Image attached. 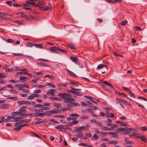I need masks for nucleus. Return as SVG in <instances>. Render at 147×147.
<instances>
[{"label":"nucleus","mask_w":147,"mask_h":147,"mask_svg":"<svg viewBox=\"0 0 147 147\" xmlns=\"http://www.w3.org/2000/svg\"><path fill=\"white\" fill-rule=\"evenodd\" d=\"M24 57L30 60L33 59L32 57L30 56H29L25 55Z\"/></svg>","instance_id":"680f3d73"},{"label":"nucleus","mask_w":147,"mask_h":147,"mask_svg":"<svg viewBox=\"0 0 147 147\" xmlns=\"http://www.w3.org/2000/svg\"><path fill=\"white\" fill-rule=\"evenodd\" d=\"M69 116L70 117H78L80 116L79 115L77 114H69Z\"/></svg>","instance_id":"f704fd0d"},{"label":"nucleus","mask_w":147,"mask_h":147,"mask_svg":"<svg viewBox=\"0 0 147 147\" xmlns=\"http://www.w3.org/2000/svg\"><path fill=\"white\" fill-rule=\"evenodd\" d=\"M51 99L53 100H56L57 101H61L62 100L61 98H57V97H51L50 98Z\"/></svg>","instance_id":"a211bd4d"},{"label":"nucleus","mask_w":147,"mask_h":147,"mask_svg":"<svg viewBox=\"0 0 147 147\" xmlns=\"http://www.w3.org/2000/svg\"><path fill=\"white\" fill-rule=\"evenodd\" d=\"M51 105V103H44L42 105V106L43 107L45 106H50Z\"/></svg>","instance_id":"5fc2aeb1"},{"label":"nucleus","mask_w":147,"mask_h":147,"mask_svg":"<svg viewBox=\"0 0 147 147\" xmlns=\"http://www.w3.org/2000/svg\"><path fill=\"white\" fill-rule=\"evenodd\" d=\"M9 99H12L14 100H16L17 99V98L16 97H10L7 98Z\"/></svg>","instance_id":"bf43d9fd"},{"label":"nucleus","mask_w":147,"mask_h":147,"mask_svg":"<svg viewBox=\"0 0 147 147\" xmlns=\"http://www.w3.org/2000/svg\"><path fill=\"white\" fill-rule=\"evenodd\" d=\"M28 99H32L34 98V94L32 95L29 96H28Z\"/></svg>","instance_id":"3c124183"},{"label":"nucleus","mask_w":147,"mask_h":147,"mask_svg":"<svg viewBox=\"0 0 147 147\" xmlns=\"http://www.w3.org/2000/svg\"><path fill=\"white\" fill-rule=\"evenodd\" d=\"M21 119L20 117H17L14 118L13 120H12L14 122H16L17 121H20Z\"/></svg>","instance_id":"bb28decb"},{"label":"nucleus","mask_w":147,"mask_h":147,"mask_svg":"<svg viewBox=\"0 0 147 147\" xmlns=\"http://www.w3.org/2000/svg\"><path fill=\"white\" fill-rule=\"evenodd\" d=\"M21 14L19 16L20 17H21L22 18H25L26 19H28V18L27 17V16L25 14H24L22 12H20V13H17V15H18L19 14Z\"/></svg>","instance_id":"9d476101"},{"label":"nucleus","mask_w":147,"mask_h":147,"mask_svg":"<svg viewBox=\"0 0 147 147\" xmlns=\"http://www.w3.org/2000/svg\"><path fill=\"white\" fill-rule=\"evenodd\" d=\"M56 92V90L50 89H49V90L47 91L48 93L47 94H49L53 96L55 95V93Z\"/></svg>","instance_id":"0eeeda50"},{"label":"nucleus","mask_w":147,"mask_h":147,"mask_svg":"<svg viewBox=\"0 0 147 147\" xmlns=\"http://www.w3.org/2000/svg\"><path fill=\"white\" fill-rule=\"evenodd\" d=\"M117 130L118 131H135V130L134 128H123L122 127H119L117 128Z\"/></svg>","instance_id":"f03ea898"},{"label":"nucleus","mask_w":147,"mask_h":147,"mask_svg":"<svg viewBox=\"0 0 147 147\" xmlns=\"http://www.w3.org/2000/svg\"><path fill=\"white\" fill-rule=\"evenodd\" d=\"M68 46L71 49H75V48L74 46V44L72 43H68L67 44Z\"/></svg>","instance_id":"6ab92c4d"},{"label":"nucleus","mask_w":147,"mask_h":147,"mask_svg":"<svg viewBox=\"0 0 147 147\" xmlns=\"http://www.w3.org/2000/svg\"><path fill=\"white\" fill-rule=\"evenodd\" d=\"M123 103H124L125 104H126V105H127L130 106H132V105L131 104H130L129 102H127V101L125 100H124L123 101Z\"/></svg>","instance_id":"0e129e2a"},{"label":"nucleus","mask_w":147,"mask_h":147,"mask_svg":"<svg viewBox=\"0 0 147 147\" xmlns=\"http://www.w3.org/2000/svg\"><path fill=\"white\" fill-rule=\"evenodd\" d=\"M21 129V127L20 125L18 127H17L13 128V129L14 131L17 132L19 131Z\"/></svg>","instance_id":"b1692460"},{"label":"nucleus","mask_w":147,"mask_h":147,"mask_svg":"<svg viewBox=\"0 0 147 147\" xmlns=\"http://www.w3.org/2000/svg\"><path fill=\"white\" fill-rule=\"evenodd\" d=\"M9 92L12 93H16L18 92L16 90L13 89L9 90Z\"/></svg>","instance_id":"6e6d98bb"},{"label":"nucleus","mask_w":147,"mask_h":147,"mask_svg":"<svg viewBox=\"0 0 147 147\" xmlns=\"http://www.w3.org/2000/svg\"><path fill=\"white\" fill-rule=\"evenodd\" d=\"M33 106L36 108H39L42 107V105L41 104H35L33 105Z\"/></svg>","instance_id":"4c0bfd02"},{"label":"nucleus","mask_w":147,"mask_h":147,"mask_svg":"<svg viewBox=\"0 0 147 147\" xmlns=\"http://www.w3.org/2000/svg\"><path fill=\"white\" fill-rule=\"evenodd\" d=\"M50 109V107H42L41 108V109L42 110H49Z\"/></svg>","instance_id":"79ce46f5"},{"label":"nucleus","mask_w":147,"mask_h":147,"mask_svg":"<svg viewBox=\"0 0 147 147\" xmlns=\"http://www.w3.org/2000/svg\"><path fill=\"white\" fill-rule=\"evenodd\" d=\"M44 113L45 115H50L51 114V111H47L46 112H45Z\"/></svg>","instance_id":"49530a36"},{"label":"nucleus","mask_w":147,"mask_h":147,"mask_svg":"<svg viewBox=\"0 0 147 147\" xmlns=\"http://www.w3.org/2000/svg\"><path fill=\"white\" fill-rule=\"evenodd\" d=\"M34 46H35L36 47L39 48H42L43 45L41 44H34Z\"/></svg>","instance_id":"dca6fc26"},{"label":"nucleus","mask_w":147,"mask_h":147,"mask_svg":"<svg viewBox=\"0 0 147 147\" xmlns=\"http://www.w3.org/2000/svg\"><path fill=\"white\" fill-rule=\"evenodd\" d=\"M45 5V4L44 3H43L42 1H40L36 5V7H38L40 9L42 10V8L44 7Z\"/></svg>","instance_id":"20e7f679"},{"label":"nucleus","mask_w":147,"mask_h":147,"mask_svg":"<svg viewBox=\"0 0 147 147\" xmlns=\"http://www.w3.org/2000/svg\"><path fill=\"white\" fill-rule=\"evenodd\" d=\"M70 58L72 61L75 63L76 64L78 65H79L80 64V62L78 59L76 57H70Z\"/></svg>","instance_id":"39448f33"},{"label":"nucleus","mask_w":147,"mask_h":147,"mask_svg":"<svg viewBox=\"0 0 147 147\" xmlns=\"http://www.w3.org/2000/svg\"><path fill=\"white\" fill-rule=\"evenodd\" d=\"M17 103L20 105L25 104L26 105H29L31 103L29 101H25L24 100H21L17 102Z\"/></svg>","instance_id":"7ed1b4c3"},{"label":"nucleus","mask_w":147,"mask_h":147,"mask_svg":"<svg viewBox=\"0 0 147 147\" xmlns=\"http://www.w3.org/2000/svg\"><path fill=\"white\" fill-rule=\"evenodd\" d=\"M66 71L67 73L70 76L73 77H77L76 75L74 74L73 72L71 71L68 69H67Z\"/></svg>","instance_id":"ddd939ff"},{"label":"nucleus","mask_w":147,"mask_h":147,"mask_svg":"<svg viewBox=\"0 0 147 147\" xmlns=\"http://www.w3.org/2000/svg\"><path fill=\"white\" fill-rule=\"evenodd\" d=\"M12 54L15 56H22L23 55L21 53H12Z\"/></svg>","instance_id":"4d7b16f0"},{"label":"nucleus","mask_w":147,"mask_h":147,"mask_svg":"<svg viewBox=\"0 0 147 147\" xmlns=\"http://www.w3.org/2000/svg\"><path fill=\"white\" fill-rule=\"evenodd\" d=\"M15 113H16L17 115H21V114H20V111H19V110L17 112H14L12 113V115H14Z\"/></svg>","instance_id":"a18cd8bd"},{"label":"nucleus","mask_w":147,"mask_h":147,"mask_svg":"<svg viewBox=\"0 0 147 147\" xmlns=\"http://www.w3.org/2000/svg\"><path fill=\"white\" fill-rule=\"evenodd\" d=\"M76 119H77L76 117H68L67 118V119L68 121H69L71 120H74Z\"/></svg>","instance_id":"c756f323"},{"label":"nucleus","mask_w":147,"mask_h":147,"mask_svg":"<svg viewBox=\"0 0 147 147\" xmlns=\"http://www.w3.org/2000/svg\"><path fill=\"white\" fill-rule=\"evenodd\" d=\"M26 3H28L29 4L31 5H34L36 7V5L35 3L34 2H30L28 1H26Z\"/></svg>","instance_id":"37998d69"},{"label":"nucleus","mask_w":147,"mask_h":147,"mask_svg":"<svg viewBox=\"0 0 147 147\" xmlns=\"http://www.w3.org/2000/svg\"><path fill=\"white\" fill-rule=\"evenodd\" d=\"M81 127V129L82 130H88L89 128L90 127V126L88 125H84L83 126H82L80 127Z\"/></svg>","instance_id":"9b49d317"},{"label":"nucleus","mask_w":147,"mask_h":147,"mask_svg":"<svg viewBox=\"0 0 147 147\" xmlns=\"http://www.w3.org/2000/svg\"><path fill=\"white\" fill-rule=\"evenodd\" d=\"M51 8V7L50 6H46V7H44L43 8H42V10L43 11H47L50 9Z\"/></svg>","instance_id":"c85d7f7f"},{"label":"nucleus","mask_w":147,"mask_h":147,"mask_svg":"<svg viewBox=\"0 0 147 147\" xmlns=\"http://www.w3.org/2000/svg\"><path fill=\"white\" fill-rule=\"evenodd\" d=\"M26 79V78L24 76H21L20 78V81H22L23 80H25Z\"/></svg>","instance_id":"8fccbe9b"},{"label":"nucleus","mask_w":147,"mask_h":147,"mask_svg":"<svg viewBox=\"0 0 147 147\" xmlns=\"http://www.w3.org/2000/svg\"><path fill=\"white\" fill-rule=\"evenodd\" d=\"M55 117H58L61 118H65V116L61 115H57L55 116Z\"/></svg>","instance_id":"e2e57ef3"},{"label":"nucleus","mask_w":147,"mask_h":147,"mask_svg":"<svg viewBox=\"0 0 147 147\" xmlns=\"http://www.w3.org/2000/svg\"><path fill=\"white\" fill-rule=\"evenodd\" d=\"M50 121H53L55 123L59 124L60 123V122L58 121L55 120L54 119H51L50 120Z\"/></svg>","instance_id":"052dcab7"},{"label":"nucleus","mask_w":147,"mask_h":147,"mask_svg":"<svg viewBox=\"0 0 147 147\" xmlns=\"http://www.w3.org/2000/svg\"><path fill=\"white\" fill-rule=\"evenodd\" d=\"M71 90H74L78 91H80L81 90V89H77V88H73L72 87H71Z\"/></svg>","instance_id":"603ef678"},{"label":"nucleus","mask_w":147,"mask_h":147,"mask_svg":"<svg viewBox=\"0 0 147 147\" xmlns=\"http://www.w3.org/2000/svg\"><path fill=\"white\" fill-rule=\"evenodd\" d=\"M87 111L89 112L90 113H94V111L92 109H87Z\"/></svg>","instance_id":"774afa93"},{"label":"nucleus","mask_w":147,"mask_h":147,"mask_svg":"<svg viewBox=\"0 0 147 147\" xmlns=\"http://www.w3.org/2000/svg\"><path fill=\"white\" fill-rule=\"evenodd\" d=\"M43 122H44V121L43 120L42 121L38 120L34 122V124L35 125H39Z\"/></svg>","instance_id":"412c9836"},{"label":"nucleus","mask_w":147,"mask_h":147,"mask_svg":"<svg viewBox=\"0 0 147 147\" xmlns=\"http://www.w3.org/2000/svg\"><path fill=\"white\" fill-rule=\"evenodd\" d=\"M104 67H105V68L107 70H108V69L107 67L105 66L104 65L102 64H100L97 67V69H100L103 68Z\"/></svg>","instance_id":"4468645a"},{"label":"nucleus","mask_w":147,"mask_h":147,"mask_svg":"<svg viewBox=\"0 0 147 147\" xmlns=\"http://www.w3.org/2000/svg\"><path fill=\"white\" fill-rule=\"evenodd\" d=\"M137 137L140 138L143 142H146V138L144 136H138Z\"/></svg>","instance_id":"f3484780"},{"label":"nucleus","mask_w":147,"mask_h":147,"mask_svg":"<svg viewBox=\"0 0 147 147\" xmlns=\"http://www.w3.org/2000/svg\"><path fill=\"white\" fill-rule=\"evenodd\" d=\"M108 134L105 132H101L100 133V135L101 136H102L103 137H105L104 136H107Z\"/></svg>","instance_id":"7c9ffc66"},{"label":"nucleus","mask_w":147,"mask_h":147,"mask_svg":"<svg viewBox=\"0 0 147 147\" xmlns=\"http://www.w3.org/2000/svg\"><path fill=\"white\" fill-rule=\"evenodd\" d=\"M127 22L126 20H125L121 22V24L122 25L124 26L126 25Z\"/></svg>","instance_id":"a19ab883"},{"label":"nucleus","mask_w":147,"mask_h":147,"mask_svg":"<svg viewBox=\"0 0 147 147\" xmlns=\"http://www.w3.org/2000/svg\"><path fill=\"white\" fill-rule=\"evenodd\" d=\"M109 134L111 135H112V137L113 138H119V135L117 134H115L114 132H109Z\"/></svg>","instance_id":"6e6552de"},{"label":"nucleus","mask_w":147,"mask_h":147,"mask_svg":"<svg viewBox=\"0 0 147 147\" xmlns=\"http://www.w3.org/2000/svg\"><path fill=\"white\" fill-rule=\"evenodd\" d=\"M114 116V115L113 113H111L110 115H107V117L108 118H112Z\"/></svg>","instance_id":"ea45409f"},{"label":"nucleus","mask_w":147,"mask_h":147,"mask_svg":"<svg viewBox=\"0 0 147 147\" xmlns=\"http://www.w3.org/2000/svg\"><path fill=\"white\" fill-rule=\"evenodd\" d=\"M26 45L27 47H31L32 46L34 45V44H32L30 42H28L26 44Z\"/></svg>","instance_id":"69168bd1"},{"label":"nucleus","mask_w":147,"mask_h":147,"mask_svg":"<svg viewBox=\"0 0 147 147\" xmlns=\"http://www.w3.org/2000/svg\"><path fill=\"white\" fill-rule=\"evenodd\" d=\"M63 128V125H59L57 127H55V128L56 129H61Z\"/></svg>","instance_id":"72a5a7b5"},{"label":"nucleus","mask_w":147,"mask_h":147,"mask_svg":"<svg viewBox=\"0 0 147 147\" xmlns=\"http://www.w3.org/2000/svg\"><path fill=\"white\" fill-rule=\"evenodd\" d=\"M57 96H60L64 100V102L66 103H69L76 101L75 99L71 97V96L70 94L67 93H60Z\"/></svg>","instance_id":"f257e3e1"},{"label":"nucleus","mask_w":147,"mask_h":147,"mask_svg":"<svg viewBox=\"0 0 147 147\" xmlns=\"http://www.w3.org/2000/svg\"><path fill=\"white\" fill-rule=\"evenodd\" d=\"M69 92L74 94H75L76 95L81 96L82 95L81 92H77V91L72 90H70Z\"/></svg>","instance_id":"423d86ee"},{"label":"nucleus","mask_w":147,"mask_h":147,"mask_svg":"<svg viewBox=\"0 0 147 147\" xmlns=\"http://www.w3.org/2000/svg\"><path fill=\"white\" fill-rule=\"evenodd\" d=\"M19 111H20V115H22V116H24V115L25 114L27 113V111L26 110H19Z\"/></svg>","instance_id":"cd10ccee"},{"label":"nucleus","mask_w":147,"mask_h":147,"mask_svg":"<svg viewBox=\"0 0 147 147\" xmlns=\"http://www.w3.org/2000/svg\"><path fill=\"white\" fill-rule=\"evenodd\" d=\"M14 71V69L13 68H7L5 69V71L6 72H13Z\"/></svg>","instance_id":"aec40b11"},{"label":"nucleus","mask_w":147,"mask_h":147,"mask_svg":"<svg viewBox=\"0 0 147 147\" xmlns=\"http://www.w3.org/2000/svg\"><path fill=\"white\" fill-rule=\"evenodd\" d=\"M6 3L10 6H11V4L12 3V2L11 1H6Z\"/></svg>","instance_id":"864d4df0"},{"label":"nucleus","mask_w":147,"mask_h":147,"mask_svg":"<svg viewBox=\"0 0 147 147\" xmlns=\"http://www.w3.org/2000/svg\"><path fill=\"white\" fill-rule=\"evenodd\" d=\"M36 64L38 65H42V66H46L47 67H49V66H50L49 65H48L46 64H44V63H42L41 62L40 63H38V62H36Z\"/></svg>","instance_id":"5701e85b"},{"label":"nucleus","mask_w":147,"mask_h":147,"mask_svg":"<svg viewBox=\"0 0 147 147\" xmlns=\"http://www.w3.org/2000/svg\"><path fill=\"white\" fill-rule=\"evenodd\" d=\"M50 50L51 51H56L59 50V48L58 47L53 46V47H50Z\"/></svg>","instance_id":"f8f14e48"},{"label":"nucleus","mask_w":147,"mask_h":147,"mask_svg":"<svg viewBox=\"0 0 147 147\" xmlns=\"http://www.w3.org/2000/svg\"><path fill=\"white\" fill-rule=\"evenodd\" d=\"M118 142L117 141H109L108 142V144H118Z\"/></svg>","instance_id":"393cba45"},{"label":"nucleus","mask_w":147,"mask_h":147,"mask_svg":"<svg viewBox=\"0 0 147 147\" xmlns=\"http://www.w3.org/2000/svg\"><path fill=\"white\" fill-rule=\"evenodd\" d=\"M103 83L105 85L108 86L112 88H113V86L111 84L107 81H104Z\"/></svg>","instance_id":"2eb2a0df"},{"label":"nucleus","mask_w":147,"mask_h":147,"mask_svg":"<svg viewBox=\"0 0 147 147\" xmlns=\"http://www.w3.org/2000/svg\"><path fill=\"white\" fill-rule=\"evenodd\" d=\"M69 109L70 108L69 107H67L64 109H61V111H66L67 110H69Z\"/></svg>","instance_id":"13d9d810"},{"label":"nucleus","mask_w":147,"mask_h":147,"mask_svg":"<svg viewBox=\"0 0 147 147\" xmlns=\"http://www.w3.org/2000/svg\"><path fill=\"white\" fill-rule=\"evenodd\" d=\"M6 40L8 43H13L14 42V40L13 39L10 38H9Z\"/></svg>","instance_id":"c03bdc74"},{"label":"nucleus","mask_w":147,"mask_h":147,"mask_svg":"<svg viewBox=\"0 0 147 147\" xmlns=\"http://www.w3.org/2000/svg\"><path fill=\"white\" fill-rule=\"evenodd\" d=\"M69 83L72 84H74L76 86H78V84L77 82H75L72 81L70 82Z\"/></svg>","instance_id":"de8ad7c7"},{"label":"nucleus","mask_w":147,"mask_h":147,"mask_svg":"<svg viewBox=\"0 0 147 147\" xmlns=\"http://www.w3.org/2000/svg\"><path fill=\"white\" fill-rule=\"evenodd\" d=\"M53 105L55 107H56L57 108H59L61 106V105L59 103L56 104L53 103Z\"/></svg>","instance_id":"2f4dec72"},{"label":"nucleus","mask_w":147,"mask_h":147,"mask_svg":"<svg viewBox=\"0 0 147 147\" xmlns=\"http://www.w3.org/2000/svg\"><path fill=\"white\" fill-rule=\"evenodd\" d=\"M141 129L142 131H146L147 130V127H141Z\"/></svg>","instance_id":"338daca9"},{"label":"nucleus","mask_w":147,"mask_h":147,"mask_svg":"<svg viewBox=\"0 0 147 147\" xmlns=\"http://www.w3.org/2000/svg\"><path fill=\"white\" fill-rule=\"evenodd\" d=\"M67 83H65V84L60 83L58 84V86H63L65 87L67 86Z\"/></svg>","instance_id":"e433bc0d"},{"label":"nucleus","mask_w":147,"mask_h":147,"mask_svg":"<svg viewBox=\"0 0 147 147\" xmlns=\"http://www.w3.org/2000/svg\"><path fill=\"white\" fill-rule=\"evenodd\" d=\"M113 54L115 56H117V57H123V56L119 54L118 53H116L114 52L113 53Z\"/></svg>","instance_id":"09e8293b"},{"label":"nucleus","mask_w":147,"mask_h":147,"mask_svg":"<svg viewBox=\"0 0 147 147\" xmlns=\"http://www.w3.org/2000/svg\"><path fill=\"white\" fill-rule=\"evenodd\" d=\"M99 137L96 134H94L93 136H92V139L94 140H96L97 139H99Z\"/></svg>","instance_id":"a878e982"},{"label":"nucleus","mask_w":147,"mask_h":147,"mask_svg":"<svg viewBox=\"0 0 147 147\" xmlns=\"http://www.w3.org/2000/svg\"><path fill=\"white\" fill-rule=\"evenodd\" d=\"M89 118V117L88 115H84L81 116L80 117V119L81 120H84L86 119H88Z\"/></svg>","instance_id":"4be33fe9"},{"label":"nucleus","mask_w":147,"mask_h":147,"mask_svg":"<svg viewBox=\"0 0 147 147\" xmlns=\"http://www.w3.org/2000/svg\"><path fill=\"white\" fill-rule=\"evenodd\" d=\"M14 116L13 115L12 116H11L9 117H7V120H9V121H11L12 120L11 119H14Z\"/></svg>","instance_id":"58836bf2"},{"label":"nucleus","mask_w":147,"mask_h":147,"mask_svg":"<svg viewBox=\"0 0 147 147\" xmlns=\"http://www.w3.org/2000/svg\"><path fill=\"white\" fill-rule=\"evenodd\" d=\"M36 115H37V116L38 117H43L45 116L44 113H36Z\"/></svg>","instance_id":"c9c22d12"},{"label":"nucleus","mask_w":147,"mask_h":147,"mask_svg":"<svg viewBox=\"0 0 147 147\" xmlns=\"http://www.w3.org/2000/svg\"><path fill=\"white\" fill-rule=\"evenodd\" d=\"M69 106L71 107H73L74 106H79L80 104L78 102H72L69 103Z\"/></svg>","instance_id":"1a4fd4ad"},{"label":"nucleus","mask_w":147,"mask_h":147,"mask_svg":"<svg viewBox=\"0 0 147 147\" xmlns=\"http://www.w3.org/2000/svg\"><path fill=\"white\" fill-rule=\"evenodd\" d=\"M12 5L14 7H22V5H20L18 4H16L15 3H13L12 4Z\"/></svg>","instance_id":"473e14b6"}]
</instances>
